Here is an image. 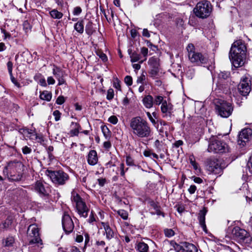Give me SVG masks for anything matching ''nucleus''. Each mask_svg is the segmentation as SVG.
Returning <instances> with one entry per match:
<instances>
[{
    "label": "nucleus",
    "instance_id": "11",
    "mask_svg": "<svg viewBox=\"0 0 252 252\" xmlns=\"http://www.w3.org/2000/svg\"><path fill=\"white\" fill-rule=\"evenodd\" d=\"M232 234L234 237L238 241L246 243H250L251 241L252 238L249 233L245 229L240 228L239 227H236L233 229Z\"/></svg>",
    "mask_w": 252,
    "mask_h": 252
},
{
    "label": "nucleus",
    "instance_id": "26",
    "mask_svg": "<svg viewBox=\"0 0 252 252\" xmlns=\"http://www.w3.org/2000/svg\"><path fill=\"white\" fill-rule=\"evenodd\" d=\"M53 74L55 76L56 79H60L61 77H63V71L57 66H54L53 69Z\"/></svg>",
    "mask_w": 252,
    "mask_h": 252
},
{
    "label": "nucleus",
    "instance_id": "63",
    "mask_svg": "<svg viewBox=\"0 0 252 252\" xmlns=\"http://www.w3.org/2000/svg\"><path fill=\"white\" fill-rule=\"evenodd\" d=\"M183 144V141L179 140L176 141L173 144V145L174 147H175L176 148H178L179 146L182 145Z\"/></svg>",
    "mask_w": 252,
    "mask_h": 252
},
{
    "label": "nucleus",
    "instance_id": "4",
    "mask_svg": "<svg viewBox=\"0 0 252 252\" xmlns=\"http://www.w3.org/2000/svg\"><path fill=\"white\" fill-rule=\"evenodd\" d=\"M193 11L196 16L201 18H207L212 11L211 4L209 1L203 0L197 3Z\"/></svg>",
    "mask_w": 252,
    "mask_h": 252
},
{
    "label": "nucleus",
    "instance_id": "12",
    "mask_svg": "<svg viewBox=\"0 0 252 252\" xmlns=\"http://www.w3.org/2000/svg\"><path fill=\"white\" fill-rule=\"evenodd\" d=\"M206 169L210 173L214 174H220L222 169L219 161L217 159H210L207 161Z\"/></svg>",
    "mask_w": 252,
    "mask_h": 252
},
{
    "label": "nucleus",
    "instance_id": "33",
    "mask_svg": "<svg viewBox=\"0 0 252 252\" xmlns=\"http://www.w3.org/2000/svg\"><path fill=\"white\" fill-rule=\"evenodd\" d=\"M11 224L10 220L6 219L4 222L0 224V230L4 231L6 230Z\"/></svg>",
    "mask_w": 252,
    "mask_h": 252
},
{
    "label": "nucleus",
    "instance_id": "44",
    "mask_svg": "<svg viewBox=\"0 0 252 252\" xmlns=\"http://www.w3.org/2000/svg\"><path fill=\"white\" fill-rule=\"evenodd\" d=\"M108 122L113 125H116L118 122V119L116 116L113 115L110 116L108 119Z\"/></svg>",
    "mask_w": 252,
    "mask_h": 252
},
{
    "label": "nucleus",
    "instance_id": "47",
    "mask_svg": "<svg viewBox=\"0 0 252 252\" xmlns=\"http://www.w3.org/2000/svg\"><path fill=\"white\" fill-rule=\"evenodd\" d=\"M82 12V9L79 6H76L74 8L73 14L74 15H79Z\"/></svg>",
    "mask_w": 252,
    "mask_h": 252
},
{
    "label": "nucleus",
    "instance_id": "2",
    "mask_svg": "<svg viewBox=\"0 0 252 252\" xmlns=\"http://www.w3.org/2000/svg\"><path fill=\"white\" fill-rule=\"evenodd\" d=\"M129 126L134 135L141 138H147L151 136L152 130L149 123L141 117L132 118Z\"/></svg>",
    "mask_w": 252,
    "mask_h": 252
},
{
    "label": "nucleus",
    "instance_id": "29",
    "mask_svg": "<svg viewBox=\"0 0 252 252\" xmlns=\"http://www.w3.org/2000/svg\"><path fill=\"white\" fill-rule=\"evenodd\" d=\"M136 248L139 252H147L149 247L147 244L144 242H140L137 244Z\"/></svg>",
    "mask_w": 252,
    "mask_h": 252
},
{
    "label": "nucleus",
    "instance_id": "62",
    "mask_svg": "<svg viewBox=\"0 0 252 252\" xmlns=\"http://www.w3.org/2000/svg\"><path fill=\"white\" fill-rule=\"evenodd\" d=\"M142 34L144 36L146 37H149L150 36V34L148 30L146 29H144L143 30Z\"/></svg>",
    "mask_w": 252,
    "mask_h": 252
},
{
    "label": "nucleus",
    "instance_id": "34",
    "mask_svg": "<svg viewBox=\"0 0 252 252\" xmlns=\"http://www.w3.org/2000/svg\"><path fill=\"white\" fill-rule=\"evenodd\" d=\"M86 32L88 35H91L93 34L94 30L93 29V23L89 21L85 27Z\"/></svg>",
    "mask_w": 252,
    "mask_h": 252
},
{
    "label": "nucleus",
    "instance_id": "3",
    "mask_svg": "<svg viewBox=\"0 0 252 252\" xmlns=\"http://www.w3.org/2000/svg\"><path fill=\"white\" fill-rule=\"evenodd\" d=\"M187 50L189 59L191 63L198 65L206 64L208 63L207 55L196 51L195 47L192 44H189L187 47Z\"/></svg>",
    "mask_w": 252,
    "mask_h": 252
},
{
    "label": "nucleus",
    "instance_id": "42",
    "mask_svg": "<svg viewBox=\"0 0 252 252\" xmlns=\"http://www.w3.org/2000/svg\"><path fill=\"white\" fill-rule=\"evenodd\" d=\"M114 91L112 89L110 88L107 91L106 98L108 100H111L114 97Z\"/></svg>",
    "mask_w": 252,
    "mask_h": 252
},
{
    "label": "nucleus",
    "instance_id": "6",
    "mask_svg": "<svg viewBox=\"0 0 252 252\" xmlns=\"http://www.w3.org/2000/svg\"><path fill=\"white\" fill-rule=\"evenodd\" d=\"M72 201L75 203L76 208L79 216L81 217L86 218L88 216L89 208L85 202L77 193H72Z\"/></svg>",
    "mask_w": 252,
    "mask_h": 252
},
{
    "label": "nucleus",
    "instance_id": "46",
    "mask_svg": "<svg viewBox=\"0 0 252 252\" xmlns=\"http://www.w3.org/2000/svg\"><path fill=\"white\" fill-rule=\"evenodd\" d=\"M22 151L24 155H27L32 152V149L27 146H25L22 148Z\"/></svg>",
    "mask_w": 252,
    "mask_h": 252
},
{
    "label": "nucleus",
    "instance_id": "10",
    "mask_svg": "<svg viewBox=\"0 0 252 252\" xmlns=\"http://www.w3.org/2000/svg\"><path fill=\"white\" fill-rule=\"evenodd\" d=\"M226 144L216 138L212 139L208 146V151L209 152L223 153L225 152Z\"/></svg>",
    "mask_w": 252,
    "mask_h": 252
},
{
    "label": "nucleus",
    "instance_id": "55",
    "mask_svg": "<svg viewBox=\"0 0 252 252\" xmlns=\"http://www.w3.org/2000/svg\"><path fill=\"white\" fill-rule=\"evenodd\" d=\"M85 237V246H87L90 241V237L88 234L85 233L84 234Z\"/></svg>",
    "mask_w": 252,
    "mask_h": 252
},
{
    "label": "nucleus",
    "instance_id": "49",
    "mask_svg": "<svg viewBox=\"0 0 252 252\" xmlns=\"http://www.w3.org/2000/svg\"><path fill=\"white\" fill-rule=\"evenodd\" d=\"M53 114L55 117V120L56 122L60 120L61 114L59 110H55Z\"/></svg>",
    "mask_w": 252,
    "mask_h": 252
},
{
    "label": "nucleus",
    "instance_id": "41",
    "mask_svg": "<svg viewBox=\"0 0 252 252\" xmlns=\"http://www.w3.org/2000/svg\"><path fill=\"white\" fill-rule=\"evenodd\" d=\"M229 73L228 72H220L218 74V77L220 79H226L229 77Z\"/></svg>",
    "mask_w": 252,
    "mask_h": 252
},
{
    "label": "nucleus",
    "instance_id": "19",
    "mask_svg": "<svg viewBox=\"0 0 252 252\" xmlns=\"http://www.w3.org/2000/svg\"><path fill=\"white\" fill-rule=\"evenodd\" d=\"M98 161L97 153L94 150H91L88 157V162L91 165H95Z\"/></svg>",
    "mask_w": 252,
    "mask_h": 252
},
{
    "label": "nucleus",
    "instance_id": "58",
    "mask_svg": "<svg viewBox=\"0 0 252 252\" xmlns=\"http://www.w3.org/2000/svg\"><path fill=\"white\" fill-rule=\"evenodd\" d=\"M95 221V219L94 217L93 212H92L90 215L89 219L88 220V222L89 223H92Z\"/></svg>",
    "mask_w": 252,
    "mask_h": 252
},
{
    "label": "nucleus",
    "instance_id": "27",
    "mask_svg": "<svg viewBox=\"0 0 252 252\" xmlns=\"http://www.w3.org/2000/svg\"><path fill=\"white\" fill-rule=\"evenodd\" d=\"M171 244L173 246L177 252H185V247L184 246V242L181 245L177 244L174 241L171 242Z\"/></svg>",
    "mask_w": 252,
    "mask_h": 252
},
{
    "label": "nucleus",
    "instance_id": "9",
    "mask_svg": "<svg viewBox=\"0 0 252 252\" xmlns=\"http://www.w3.org/2000/svg\"><path fill=\"white\" fill-rule=\"evenodd\" d=\"M23 167L24 165L21 161L15 160L9 162L5 169L11 176H15L16 174L19 176L23 170Z\"/></svg>",
    "mask_w": 252,
    "mask_h": 252
},
{
    "label": "nucleus",
    "instance_id": "25",
    "mask_svg": "<svg viewBox=\"0 0 252 252\" xmlns=\"http://www.w3.org/2000/svg\"><path fill=\"white\" fill-rule=\"evenodd\" d=\"M14 241V239L12 236H8L2 240V245L5 247H10L12 246Z\"/></svg>",
    "mask_w": 252,
    "mask_h": 252
},
{
    "label": "nucleus",
    "instance_id": "51",
    "mask_svg": "<svg viewBox=\"0 0 252 252\" xmlns=\"http://www.w3.org/2000/svg\"><path fill=\"white\" fill-rule=\"evenodd\" d=\"M64 101H65L64 97L62 95L59 96L56 100V103L59 105H62V104H63L64 102Z\"/></svg>",
    "mask_w": 252,
    "mask_h": 252
},
{
    "label": "nucleus",
    "instance_id": "64",
    "mask_svg": "<svg viewBox=\"0 0 252 252\" xmlns=\"http://www.w3.org/2000/svg\"><path fill=\"white\" fill-rule=\"evenodd\" d=\"M69 252H81L78 248L76 247H72L70 250Z\"/></svg>",
    "mask_w": 252,
    "mask_h": 252
},
{
    "label": "nucleus",
    "instance_id": "31",
    "mask_svg": "<svg viewBox=\"0 0 252 252\" xmlns=\"http://www.w3.org/2000/svg\"><path fill=\"white\" fill-rule=\"evenodd\" d=\"M72 125L75 126V128L70 130V133L71 136H77L79 132L81 127L79 124L76 123L72 122Z\"/></svg>",
    "mask_w": 252,
    "mask_h": 252
},
{
    "label": "nucleus",
    "instance_id": "20",
    "mask_svg": "<svg viewBox=\"0 0 252 252\" xmlns=\"http://www.w3.org/2000/svg\"><path fill=\"white\" fill-rule=\"evenodd\" d=\"M142 102L145 107L151 108L154 104L153 97L151 95H147L143 98Z\"/></svg>",
    "mask_w": 252,
    "mask_h": 252
},
{
    "label": "nucleus",
    "instance_id": "37",
    "mask_svg": "<svg viewBox=\"0 0 252 252\" xmlns=\"http://www.w3.org/2000/svg\"><path fill=\"white\" fill-rule=\"evenodd\" d=\"M158 68H151L149 72V73L150 74L151 77L154 78L156 77V76L158 75Z\"/></svg>",
    "mask_w": 252,
    "mask_h": 252
},
{
    "label": "nucleus",
    "instance_id": "53",
    "mask_svg": "<svg viewBox=\"0 0 252 252\" xmlns=\"http://www.w3.org/2000/svg\"><path fill=\"white\" fill-rule=\"evenodd\" d=\"M147 116L148 117L150 122L154 125H155L156 124V122L155 120L152 117L151 113L149 112H147L146 113Z\"/></svg>",
    "mask_w": 252,
    "mask_h": 252
},
{
    "label": "nucleus",
    "instance_id": "56",
    "mask_svg": "<svg viewBox=\"0 0 252 252\" xmlns=\"http://www.w3.org/2000/svg\"><path fill=\"white\" fill-rule=\"evenodd\" d=\"M47 81L49 85H53L55 83V79L51 76L48 77Z\"/></svg>",
    "mask_w": 252,
    "mask_h": 252
},
{
    "label": "nucleus",
    "instance_id": "21",
    "mask_svg": "<svg viewBox=\"0 0 252 252\" xmlns=\"http://www.w3.org/2000/svg\"><path fill=\"white\" fill-rule=\"evenodd\" d=\"M205 215L206 212L204 210L200 211L198 217L200 225L202 227L204 231H206L207 228L205 224Z\"/></svg>",
    "mask_w": 252,
    "mask_h": 252
},
{
    "label": "nucleus",
    "instance_id": "32",
    "mask_svg": "<svg viewBox=\"0 0 252 252\" xmlns=\"http://www.w3.org/2000/svg\"><path fill=\"white\" fill-rule=\"evenodd\" d=\"M50 15L54 19H60L62 18L63 14L62 12L54 9L50 12Z\"/></svg>",
    "mask_w": 252,
    "mask_h": 252
},
{
    "label": "nucleus",
    "instance_id": "15",
    "mask_svg": "<svg viewBox=\"0 0 252 252\" xmlns=\"http://www.w3.org/2000/svg\"><path fill=\"white\" fill-rule=\"evenodd\" d=\"M252 134V130L251 128H244L242 130L238 136V144L244 146L246 143L249 140Z\"/></svg>",
    "mask_w": 252,
    "mask_h": 252
},
{
    "label": "nucleus",
    "instance_id": "52",
    "mask_svg": "<svg viewBox=\"0 0 252 252\" xmlns=\"http://www.w3.org/2000/svg\"><path fill=\"white\" fill-rule=\"evenodd\" d=\"M113 86L118 90H121V85L120 81L117 79L114 81Z\"/></svg>",
    "mask_w": 252,
    "mask_h": 252
},
{
    "label": "nucleus",
    "instance_id": "7",
    "mask_svg": "<svg viewBox=\"0 0 252 252\" xmlns=\"http://www.w3.org/2000/svg\"><path fill=\"white\" fill-rule=\"evenodd\" d=\"M218 114L221 117L228 118L231 115L233 108L231 103L224 100H220L216 105Z\"/></svg>",
    "mask_w": 252,
    "mask_h": 252
},
{
    "label": "nucleus",
    "instance_id": "24",
    "mask_svg": "<svg viewBox=\"0 0 252 252\" xmlns=\"http://www.w3.org/2000/svg\"><path fill=\"white\" fill-rule=\"evenodd\" d=\"M159 61L158 58L153 57L149 59L148 63L151 68H158L159 66Z\"/></svg>",
    "mask_w": 252,
    "mask_h": 252
},
{
    "label": "nucleus",
    "instance_id": "48",
    "mask_svg": "<svg viewBox=\"0 0 252 252\" xmlns=\"http://www.w3.org/2000/svg\"><path fill=\"white\" fill-rule=\"evenodd\" d=\"M97 55L99 57V58L102 60L103 62H105L107 60V57L106 55L103 53L98 52L97 53Z\"/></svg>",
    "mask_w": 252,
    "mask_h": 252
},
{
    "label": "nucleus",
    "instance_id": "13",
    "mask_svg": "<svg viewBox=\"0 0 252 252\" xmlns=\"http://www.w3.org/2000/svg\"><path fill=\"white\" fill-rule=\"evenodd\" d=\"M238 89L243 96H247L251 92V81L248 78L242 79L238 85Z\"/></svg>",
    "mask_w": 252,
    "mask_h": 252
},
{
    "label": "nucleus",
    "instance_id": "43",
    "mask_svg": "<svg viewBox=\"0 0 252 252\" xmlns=\"http://www.w3.org/2000/svg\"><path fill=\"white\" fill-rule=\"evenodd\" d=\"M128 168H125V164L122 163L120 165V174L122 176L124 177L125 174V172L128 170Z\"/></svg>",
    "mask_w": 252,
    "mask_h": 252
},
{
    "label": "nucleus",
    "instance_id": "50",
    "mask_svg": "<svg viewBox=\"0 0 252 252\" xmlns=\"http://www.w3.org/2000/svg\"><path fill=\"white\" fill-rule=\"evenodd\" d=\"M126 163L129 166H132L134 165L133 160L130 156H127L126 157Z\"/></svg>",
    "mask_w": 252,
    "mask_h": 252
},
{
    "label": "nucleus",
    "instance_id": "35",
    "mask_svg": "<svg viewBox=\"0 0 252 252\" xmlns=\"http://www.w3.org/2000/svg\"><path fill=\"white\" fill-rule=\"evenodd\" d=\"M101 130L106 139L110 138L111 136V132L110 131V130H109L107 126H102Z\"/></svg>",
    "mask_w": 252,
    "mask_h": 252
},
{
    "label": "nucleus",
    "instance_id": "39",
    "mask_svg": "<svg viewBox=\"0 0 252 252\" xmlns=\"http://www.w3.org/2000/svg\"><path fill=\"white\" fill-rule=\"evenodd\" d=\"M163 97L160 95H156L155 98V100L154 101V103L158 105H159L161 103L164 101Z\"/></svg>",
    "mask_w": 252,
    "mask_h": 252
},
{
    "label": "nucleus",
    "instance_id": "45",
    "mask_svg": "<svg viewBox=\"0 0 252 252\" xmlns=\"http://www.w3.org/2000/svg\"><path fill=\"white\" fill-rule=\"evenodd\" d=\"M125 82L126 84L129 86H131L132 84V78L130 76H126L125 78Z\"/></svg>",
    "mask_w": 252,
    "mask_h": 252
},
{
    "label": "nucleus",
    "instance_id": "5",
    "mask_svg": "<svg viewBox=\"0 0 252 252\" xmlns=\"http://www.w3.org/2000/svg\"><path fill=\"white\" fill-rule=\"evenodd\" d=\"M46 175L51 179L53 183L58 185H64L69 179L67 174L62 170H47L46 171Z\"/></svg>",
    "mask_w": 252,
    "mask_h": 252
},
{
    "label": "nucleus",
    "instance_id": "22",
    "mask_svg": "<svg viewBox=\"0 0 252 252\" xmlns=\"http://www.w3.org/2000/svg\"><path fill=\"white\" fill-rule=\"evenodd\" d=\"M184 246L185 247V252H197V247L192 244L188 242H184Z\"/></svg>",
    "mask_w": 252,
    "mask_h": 252
},
{
    "label": "nucleus",
    "instance_id": "30",
    "mask_svg": "<svg viewBox=\"0 0 252 252\" xmlns=\"http://www.w3.org/2000/svg\"><path fill=\"white\" fill-rule=\"evenodd\" d=\"M83 21H79L74 25V29L79 33H83L84 32Z\"/></svg>",
    "mask_w": 252,
    "mask_h": 252
},
{
    "label": "nucleus",
    "instance_id": "38",
    "mask_svg": "<svg viewBox=\"0 0 252 252\" xmlns=\"http://www.w3.org/2000/svg\"><path fill=\"white\" fill-rule=\"evenodd\" d=\"M141 53L145 57V59H144V60L140 61V63H143V62L144 61L146 60V59H147V57L148 56V48H146V47H142L141 49Z\"/></svg>",
    "mask_w": 252,
    "mask_h": 252
},
{
    "label": "nucleus",
    "instance_id": "17",
    "mask_svg": "<svg viewBox=\"0 0 252 252\" xmlns=\"http://www.w3.org/2000/svg\"><path fill=\"white\" fill-rule=\"evenodd\" d=\"M101 224L105 230V234L107 239L110 240L115 237L116 235L115 232L110 227L109 224L105 223L104 222H101Z\"/></svg>",
    "mask_w": 252,
    "mask_h": 252
},
{
    "label": "nucleus",
    "instance_id": "60",
    "mask_svg": "<svg viewBox=\"0 0 252 252\" xmlns=\"http://www.w3.org/2000/svg\"><path fill=\"white\" fill-rule=\"evenodd\" d=\"M7 66L9 72L11 74L12 71L13 64L11 62H8L7 63Z\"/></svg>",
    "mask_w": 252,
    "mask_h": 252
},
{
    "label": "nucleus",
    "instance_id": "59",
    "mask_svg": "<svg viewBox=\"0 0 252 252\" xmlns=\"http://www.w3.org/2000/svg\"><path fill=\"white\" fill-rule=\"evenodd\" d=\"M145 79V75L142 74L140 77L137 78V82L138 83H142L143 81Z\"/></svg>",
    "mask_w": 252,
    "mask_h": 252
},
{
    "label": "nucleus",
    "instance_id": "57",
    "mask_svg": "<svg viewBox=\"0 0 252 252\" xmlns=\"http://www.w3.org/2000/svg\"><path fill=\"white\" fill-rule=\"evenodd\" d=\"M133 5L134 7H136L139 5L143 1V0H132Z\"/></svg>",
    "mask_w": 252,
    "mask_h": 252
},
{
    "label": "nucleus",
    "instance_id": "54",
    "mask_svg": "<svg viewBox=\"0 0 252 252\" xmlns=\"http://www.w3.org/2000/svg\"><path fill=\"white\" fill-rule=\"evenodd\" d=\"M196 190V187L195 185H191L188 190L190 194H193Z\"/></svg>",
    "mask_w": 252,
    "mask_h": 252
},
{
    "label": "nucleus",
    "instance_id": "23",
    "mask_svg": "<svg viewBox=\"0 0 252 252\" xmlns=\"http://www.w3.org/2000/svg\"><path fill=\"white\" fill-rule=\"evenodd\" d=\"M39 96L41 99L50 101L52 98V94L49 91H44L40 93Z\"/></svg>",
    "mask_w": 252,
    "mask_h": 252
},
{
    "label": "nucleus",
    "instance_id": "61",
    "mask_svg": "<svg viewBox=\"0 0 252 252\" xmlns=\"http://www.w3.org/2000/svg\"><path fill=\"white\" fill-rule=\"evenodd\" d=\"M150 205L153 207L155 210L157 209L159 207V206L157 205V204L154 202V201H151L149 202Z\"/></svg>",
    "mask_w": 252,
    "mask_h": 252
},
{
    "label": "nucleus",
    "instance_id": "28",
    "mask_svg": "<svg viewBox=\"0 0 252 252\" xmlns=\"http://www.w3.org/2000/svg\"><path fill=\"white\" fill-rule=\"evenodd\" d=\"M128 54L130 58V61L132 63L138 62L140 59V56L136 52H132L131 50H128Z\"/></svg>",
    "mask_w": 252,
    "mask_h": 252
},
{
    "label": "nucleus",
    "instance_id": "36",
    "mask_svg": "<svg viewBox=\"0 0 252 252\" xmlns=\"http://www.w3.org/2000/svg\"><path fill=\"white\" fill-rule=\"evenodd\" d=\"M117 213L124 220H126L128 218L127 212L124 210H119L116 211Z\"/></svg>",
    "mask_w": 252,
    "mask_h": 252
},
{
    "label": "nucleus",
    "instance_id": "40",
    "mask_svg": "<svg viewBox=\"0 0 252 252\" xmlns=\"http://www.w3.org/2000/svg\"><path fill=\"white\" fill-rule=\"evenodd\" d=\"M164 232L165 236L167 237H171L175 234L174 231L172 229H165Z\"/></svg>",
    "mask_w": 252,
    "mask_h": 252
},
{
    "label": "nucleus",
    "instance_id": "14",
    "mask_svg": "<svg viewBox=\"0 0 252 252\" xmlns=\"http://www.w3.org/2000/svg\"><path fill=\"white\" fill-rule=\"evenodd\" d=\"M62 226L66 234L72 232L74 225L70 217L64 213L62 217Z\"/></svg>",
    "mask_w": 252,
    "mask_h": 252
},
{
    "label": "nucleus",
    "instance_id": "1",
    "mask_svg": "<svg viewBox=\"0 0 252 252\" xmlns=\"http://www.w3.org/2000/svg\"><path fill=\"white\" fill-rule=\"evenodd\" d=\"M247 48L242 40L235 41L229 53V58L232 65L236 68L243 66L245 62Z\"/></svg>",
    "mask_w": 252,
    "mask_h": 252
},
{
    "label": "nucleus",
    "instance_id": "8",
    "mask_svg": "<svg viewBox=\"0 0 252 252\" xmlns=\"http://www.w3.org/2000/svg\"><path fill=\"white\" fill-rule=\"evenodd\" d=\"M27 234L30 244L40 243L42 245V241L39 237V229L37 225L35 224L30 225L28 227Z\"/></svg>",
    "mask_w": 252,
    "mask_h": 252
},
{
    "label": "nucleus",
    "instance_id": "16",
    "mask_svg": "<svg viewBox=\"0 0 252 252\" xmlns=\"http://www.w3.org/2000/svg\"><path fill=\"white\" fill-rule=\"evenodd\" d=\"M161 111L163 114V117H170L173 112V105L165 100L161 104Z\"/></svg>",
    "mask_w": 252,
    "mask_h": 252
},
{
    "label": "nucleus",
    "instance_id": "18",
    "mask_svg": "<svg viewBox=\"0 0 252 252\" xmlns=\"http://www.w3.org/2000/svg\"><path fill=\"white\" fill-rule=\"evenodd\" d=\"M35 189L41 195L46 196L49 194V189L48 188H45L41 182H36Z\"/></svg>",
    "mask_w": 252,
    "mask_h": 252
}]
</instances>
